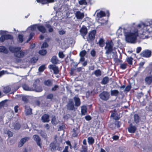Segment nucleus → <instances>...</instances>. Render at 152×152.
<instances>
[{
	"instance_id": "obj_47",
	"label": "nucleus",
	"mask_w": 152,
	"mask_h": 152,
	"mask_svg": "<svg viewBox=\"0 0 152 152\" xmlns=\"http://www.w3.org/2000/svg\"><path fill=\"white\" fill-rule=\"evenodd\" d=\"M22 100L25 104L27 103L28 102V99L27 98L26 96H23L22 97Z\"/></svg>"
},
{
	"instance_id": "obj_18",
	"label": "nucleus",
	"mask_w": 152,
	"mask_h": 152,
	"mask_svg": "<svg viewBox=\"0 0 152 152\" xmlns=\"http://www.w3.org/2000/svg\"><path fill=\"white\" fill-rule=\"evenodd\" d=\"M26 115H31L32 114V110L29 106L26 105L25 106Z\"/></svg>"
},
{
	"instance_id": "obj_40",
	"label": "nucleus",
	"mask_w": 152,
	"mask_h": 152,
	"mask_svg": "<svg viewBox=\"0 0 152 152\" xmlns=\"http://www.w3.org/2000/svg\"><path fill=\"white\" fill-rule=\"evenodd\" d=\"M45 65H42L40 66L38 69V70L40 72H43L45 69Z\"/></svg>"
},
{
	"instance_id": "obj_6",
	"label": "nucleus",
	"mask_w": 152,
	"mask_h": 152,
	"mask_svg": "<svg viewBox=\"0 0 152 152\" xmlns=\"http://www.w3.org/2000/svg\"><path fill=\"white\" fill-rule=\"evenodd\" d=\"M100 99L103 101H107L110 97V93L107 91H103L99 94Z\"/></svg>"
},
{
	"instance_id": "obj_43",
	"label": "nucleus",
	"mask_w": 152,
	"mask_h": 152,
	"mask_svg": "<svg viewBox=\"0 0 152 152\" xmlns=\"http://www.w3.org/2000/svg\"><path fill=\"white\" fill-rule=\"evenodd\" d=\"M51 122L54 125L57 124L55 116H54L52 117Z\"/></svg>"
},
{
	"instance_id": "obj_45",
	"label": "nucleus",
	"mask_w": 152,
	"mask_h": 152,
	"mask_svg": "<svg viewBox=\"0 0 152 152\" xmlns=\"http://www.w3.org/2000/svg\"><path fill=\"white\" fill-rule=\"evenodd\" d=\"M127 64L126 63L121 64H120V68L122 69H124L126 68Z\"/></svg>"
},
{
	"instance_id": "obj_32",
	"label": "nucleus",
	"mask_w": 152,
	"mask_h": 152,
	"mask_svg": "<svg viewBox=\"0 0 152 152\" xmlns=\"http://www.w3.org/2000/svg\"><path fill=\"white\" fill-rule=\"evenodd\" d=\"M119 94V91L117 90H111L110 95L111 96H117Z\"/></svg>"
},
{
	"instance_id": "obj_42",
	"label": "nucleus",
	"mask_w": 152,
	"mask_h": 152,
	"mask_svg": "<svg viewBox=\"0 0 152 152\" xmlns=\"http://www.w3.org/2000/svg\"><path fill=\"white\" fill-rule=\"evenodd\" d=\"M34 34L33 32H31L29 34V38L26 41V42H28L30 40H31L33 38L34 36Z\"/></svg>"
},
{
	"instance_id": "obj_31",
	"label": "nucleus",
	"mask_w": 152,
	"mask_h": 152,
	"mask_svg": "<svg viewBox=\"0 0 152 152\" xmlns=\"http://www.w3.org/2000/svg\"><path fill=\"white\" fill-rule=\"evenodd\" d=\"M11 90V88L9 86H5L3 88V92L5 94L9 93Z\"/></svg>"
},
{
	"instance_id": "obj_7",
	"label": "nucleus",
	"mask_w": 152,
	"mask_h": 152,
	"mask_svg": "<svg viewBox=\"0 0 152 152\" xmlns=\"http://www.w3.org/2000/svg\"><path fill=\"white\" fill-rule=\"evenodd\" d=\"M13 39V37L12 35L10 34L3 35L0 37V41L3 42L5 40L11 39Z\"/></svg>"
},
{
	"instance_id": "obj_21",
	"label": "nucleus",
	"mask_w": 152,
	"mask_h": 152,
	"mask_svg": "<svg viewBox=\"0 0 152 152\" xmlns=\"http://www.w3.org/2000/svg\"><path fill=\"white\" fill-rule=\"evenodd\" d=\"M38 30L42 33L44 34L46 32L45 27L43 25H38L37 26Z\"/></svg>"
},
{
	"instance_id": "obj_5",
	"label": "nucleus",
	"mask_w": 152,
	"mask_h": 152,
	"mask_svg": "<svg viewBox=\"0 0 152 152\" xmlns=\"http://www.w3.org/2000/svg\"><path fill=\"white\" fill-rule=\"evenodd\" d=\"M105 43L106 45L104 47L106 50L105 53L107 55L111 54L113 50L114 44L111 40H107Z\"/></svg>"
},
{
	"instance_id": "obj_64",
	"label": "nucleus",
	"mask_w": 152,
	"mask_h": 152,
	"mask_svg": "<svg viewBox=\"0 0 152 152\" xmlns=\"http://www.w3.org/2000/svg\"><path fill=\"white\" fill-rule=\"evenodd\" d=\"M95 66L94 65H92L89 66V69L90 70H93L94 69Z\"/></svg>"
},
{
	"instance_id": "obj_48",
	"label": "nucleus",
	"mask_w": 152,
	"mask_h": 152,
	"mask_svg": "<svg viewBox=\"0 0 152 152\" xmlns=\"http://www.w3.org/2000/svg\"><path fill=\"white\" fill-rule=\"evenodd\" d=\"M132 86L131 85H128L126 87L124 91L125 92H129L131 89Z\"/></svg>"
},
{
	"instance_id": "obj_17",
	"label": "nucleus",
	"mask_w": 152,
	"mask_h": 152,
	"mask_svg": "<svg viewBox=\"0 0 152 152\" xmlns=\"http://www.w3.org/2000/svg\"><path fill=\"white\" fill-rule=\"evenodd\" d=\"M75 15L76 17L78 19H82L84 17V13H81L80 11H76L75 13Z\"/></svg>"
},
{
	"instance_id": "obj_38",
	"label": "nucleus",
	"mask_w": 152,
	"mask_h": 152,
	"mask_svg": "<svg viewBox=\"0 0 152 152\" xmlns=\"http://www.w3.org/2000/svg\"><path fill=\"white\" fill-rule=\"evenodd\" d=\"M112 112V113L111 115V117H112L114 119L118 120L120 118L116 115V114L115 113L113 112Z\"/></svg>"
},
{
	"instance_id": "obj_26",
	"label": "nucleus",
	"mask_w": 152,
	"mask_h": 152,
	"mask_svg": "<svg viewBox=\"0 0 152 152\" xmlns=\"http://www.w3.org/2000/svg\"><path fill=\"white\" fill-rule=\"evenodd\" d=\"M106 15V14L105 12L101 10L99 12L97 13L96 16L98 18H99L105 16Z\"/></svg>"
},
{
	"instance_id": "obj_35",
	"label": "nucleus",
	"mask_w": 152,
	"mask_h": 152,
	"mask_svg": "<svg viewBox=\"0 0 152 152\" xmlns=\"http://www.w3.org/2000/svg\"><path fill=\"white\" fill-rule=\"evenodd\" d=\"M88 142L89 145H92L94 142V140L92 137H88Z\"/></svg>"
},
{
	"instance_id": "obj_9",
	"label": "nucleus",
	"mask_w": 152,
	"mask_h": 152,
	"mask_svg": "<svg viewBox=\"0 0 152 152\" xmlns=\"http://www.w3.org/2000/svg\"><path fill=\"white\" fill-rule=\"evenodd\" d=\"M140 55L142 57L148 58L151 56V52L149 50H146L142 51L140 54Z\"/></svg>"
},
{
	"instance_id": "obj_27",
	"label": "nucleus",
	"mask_w": 152,
	"mask_h": 152,
	"mask_svg": "<svg viewBox=\"0 0 152 152\" xmlns=\"http://www.w3.org/2000/svg\"><path fill=\"white\" fill-rule=\"evenodd\" d=\"M93 74H94L96 77H100L102 75V72L100 69H98L95 70L92 73V75Z\"/></svg>"
},
{
	"instance_id": "obj_24",
	"label": "nucleus",
	"mask_w": 152,
	"mask_h": 152,
	"mask_svg": "<svg viewBox=\"0 0 152 152\" xmlns=\"http://www.w3.org/2000/svg\"><path fill=\"white\" fill-rule=\"evenodd\" d=\"M109 80L108 77L105 76L103 78L101 82V83L103 85H106L109 82Z\"/></svg>"
},
{
	"instance_id": "obj_62",
	"label": "nucleus",
	"mask_w": 152,
	"mask_h": 152,
	"mask_svg": "<svg viewBox=\"0 0 152 152\" xmlns=\"http://www.w3.org/2000/svg\"><path fill=\"white\" fill-rule=\"evenodd\" d=\"M112 138L113 140H116L119 138V137L118 135H115L113 136Z\"/></svg>"
},
{
	"instance_id": "obj_33",
	"label": "nucleus",
	"mask_w": 152,
	"mask_h": 152,
	"mask_svg": "<svg viewBox=\"0 0 152 152\" xmlns=\"http://www.w3.org/2000/svg\"><path fill=\"white\" fill-rule=\"evenodd\" d=\"M77 128H76L75 129L74 128L73 129V130L72 132V137H77L78 136V133L77 130Z\"/></svg>"
},
{
	"instance_id": "obj_56",
	"label": "nucleus",
	"mask_w": 152,
	"mask_h": 152,
	"mask_svg": "<svg viewBox=\"0 0 152 152\" xmlns=\"http://www.w3.org/2000/svg\"><path fill=\"white\" fill-rule=\"evenodd\" d=\"M91 56L92 57H95L96 55V52L95 51L94 49L92 50L91 51Z\"/></svg>"
},
{
	"instance_id": "obj_19",
	"label": "nucleus",
	"mask_w": 152,
	"mask_h": 152,
	"mask_svg": "<svg viewBox=\"0 0 152 152\" xmlns=\"http://www.w3.org/2000/svg\"><path fill=\"white\" fill-rule=\"evenodd\" d=\"M50 62L53 64H56L60 63V61L58 59L57 57L56 56H52L50 60Z\"/></svg>"
},
{
	"instance_id": "obj_22",
	"label": "nucleus",
	"mask_w": 152,
	"mask_h": 152,
	"mask_svg": "<svg viewBox=\"0 0 152 152\" xmlns=\"http://www.w3.org/2000/svg\"><path fill=\"white\" fill-rule=\"evenodd\" d=\"M73 100L75 102V105L76 107L79 106L81 104L80 99L78 97L75 96L73 98Z\"/></svg>"
},
{
	"instance_id": "obj_59",
	"label": "nucleus",
	"mask_w": 152,
	"mask_h": 152,
	"mask_svg": "<svg viewBox=\"0 0 152 152\" xmlns=\"http://www.w3.org/2000/svg\"><path fill=\"white\" fill-rule=\"evenodd\" d=\"M86 120L89 121L91 119V117L90 115H87L85 117Z\"/></svg>"
},
{
	"instance_id": "obj_23",
	"label": "nucleus",
	"mask_w": 152,
	"mask_h": 152,
	"mask_svg": "<svg viewBox=\"0 0 152 152\" xmlns=\"http://www.w3.org/2000/svg\"><path fill=\"white\" fill-rule=\"evenodd\" d=\"M44 84L45 86L48 87H51L53 85V80L51 79L45 80L44 82Z\"/></svg>"
},
{
	"instance_id": "obj_16",
	"label": "nucleus",
	"mask_w": 152,
	"mask_h": 152,
	"mask_svg": "<svg viewBox=\"0 0 152 152\" xmlns=\"http://www.w3.org/2000/svg\"><path fill=\"white\" fill-rule=\"evenodd\" d=\"M48 67L50 69H52L53 70L54 74H57L58 73L59 71L58 66L50 64L49 66Z\"/></svg>"
},
{
	"instance_id": "obj_11",
	"label": "nucleus",
	"mask_w": 152,
	"mask_h": 152,
	"mask_svg": "<svg viewBox=\"0 0 152 152\" xmlns=\"http://www.w3.org/2000/svg\"><path fill=\"white\" fill-rule=\"evenodd\" d=\"M34 140L36 142L37 145L42 148V142L41 138L37 134H35L33 136Z\"/></svg>"
},
{
	"instance_id": "obj_34",
	"label": "nucleus",
	"mask_w": 152,
	"mask_h": 152,
	"mask_svg": "<svg viewBox=\"0 0 152 152\" xmlns=\"http://www.w3.org/2000/svg\"><path fill=\"white\" fill-rule=\"evenodd\" d=\"M99 45L101 47H103L104 45V41L103 38H100L98 41Z\"/></svg>"
},
{
	"instance_id": "obj_1",
	"label": "nucleus",
	"mask_w": 152,
	"mask_h": 152,
	"mask_svg": "<svg viewBox=\"0 0 152 152\" xmlns=\"http://www.w3.org/2000/svg\"><path fill=\"white\" fill-rule=\"evenodd\" d=\"M148 26V25L144 23H142L137 25V27L138 29L141 28L139 31L141 37L143 39L149 38L150 33L148 29H147Z\"/></svg>"
},
{
	"instance_id": "obj_15",
	"label": "nucleus",
	"mask_w": 152,
	"mask_h": 152,
	"mask_svg": "<svg viewBox=\"0 0 152 152\" xmlns=\"http://www.w3.org/2000/svg\"><path fill=\"white\" fill-rule=\"evenodd\" d=\"M50 116L47 114H43L41 117V120L43 123L48 122L50 121Z\"/></svg>"
},
{
	"instance_id": "obj_13",
	"label": "nucleus",
	"mask_w": 152,
	"mask_h": 152,
	"mask_svg": "<svg viewBox=\"0 0 152 152\" xmlns=\"http://www.w3.org/2000/svg\"><path fill=\"white\" fill-rule=\"evenodd\" d=\"M30 138L28 137H25L21 138L20 142H18V147H22L24 144Z\"/></svg>"
},
{
	"instance_id": "obj_53",
	"label": "nucleus",
	"mask_w": 152,
	"mask_h": 152,
	"mask_svg": "<svg viewBox=\"0 0 152 152\" xmlns=\"http://www.w3.org/2000/svg\"><path fill=\"white\" fill-rule=\"evenodd\" d=\"M88 148L87 146H84L82 147V149L80 152H87Z\"/></svg>"
},
{
	"instance_id": "obj_29",
	"label": "nucleus",
	"mask_w": 152,
	"mask_h": 152,
	"mask_svg": "<svg viewBox=\"0 0 152 152\" xmlns=\"http://www.w3.org/2000/svg\"><path fill=\"white\" fill-rule=\"evenodd\" d=\"M140 120V118L137 114H135L134 115V121L136 124H138Z\"/></svg>"
},
{
	"instance_id": "obj_54",
	"label": "nucleus",
	"mask_w": 152,
	"mask_h": 152,
	"mask_svg": "<svg viewBox=\"0 0 152 152\" xmlns=\"http://www.w3.org/2000/svg\"><path fill=\"white\" fill-rule=\"evenodd\" d=\"M59 88V86H58L57 85H55L53 87L51 88V90L52 91H55L57 89H58Z\"/></svg>"
},
{
	"instance_id": "obj_63",
	"label": "nucleus",
	"mask_w": 152,
	"mask_h": 152,
	"mask_svg": "<svg viewBox=\"0 0 152 152\" xmlns=\"http://www.w3.org/2000/svg\"><path fill=\"white\" fill-rule=\"evenodd\" d=\"M141 48L140 47H137L136 49V53H139L141 51Z\"/></svg>"
},
{
	"instance_id": "obj_46",
	"label": "nucleus",
	"mask_w": 152,
	"mask_h": 152,
	"mask_svg": "<svg viewBox=\"0 0 152 152\" xmlns=\"http://www.w3.org/2000/svg\"><path fill=\"white\" fill-rule=\"evenodd\" d=\"M86 53V52L85 50L81 51L80 53V57H84Z\"/></svg>"
},
{
	"instance_id": "obj_51",
	"label": "nucleus",
	"mask_w": 152,
	"mask_h": 152,
	"mask_svg": "<svg viewBox=\"0 0 152 152\" xmlns=\"http://www.w3.org/2000/svg\"><path fill=\"white\" fill-rule=\"evenodd\" d=\"M53 95L52 94H48L46 96L47 99H50L52 100L53 98Z\"/></svg>"
},
{
	"instance_id": "obj_37",
	"label": "nucleus",
	"mask_w": 152,
	"mask_h": 152,
	"mask_svg": "<svg viewBox=\"0 0 152 152\" xmlns=\"http://www.w3.org/2000/svg\"><path fill=\"white\" fill-rule=\"evenodd\" d=\"M81 113L82 115H85L86 113L87 112V108L86 106H84L81 107Z\"/></svg>"
},
{
	"instance_id": "obj_4",
	"label": "nucleus",
	"mask_w": 152,
	"mask_h": 152,
	"mask_svg": "<svg viewBox=\"0 0 152 152\" xmlns=\"http://www.w3.org/2000/svg\"><path fill=\"white\" fill-rule=\"evenodd\" d=\"M23 87L24 90L27 91H35L37 92H40L42 91V89L41 86H37L36 83H34L31 87L26 84H24L23 85Z\"/></svg>"
},
{
	"instance_id": "obj_30",
	"label": "nucleus",
	"mask_w": 152,
	"mask_h": 152,
	"mask_svg": "<svg viewBox=\"0 0 152 152\" xmlns=\"http://www.w3.org/2000/svg\"><path fill=\"white\" fill-rule=\"evenodd\" d=\"M45 26L47 28H48V31L49 32H52L53 31V29L49 23L46 22Z\"/></svg>"
},
{
	"instance_id": "obj_39",
	"label": "nucleus",
	"mask_w": 152,
	"mask_h": 152,
	"mask_svg": "<svg viewBox=\"0 0 152 152\" xmlns=\"http://www.w3.org/2000/svg\"><path fill=\"white\" fill-rule=\"evenodd\" d=\"M18 41L19 43H22L23 41V36L22 34H19L18 36Z\"/></svg>"
},
{
	"instance_id": "obj_57",
	"label": "nucleus",
	"mask_w": 152,
	"mask_h": 152,
	"mask_svg": "<svg viewBox=\"0 0 152 152\" xmlns=\"http://www.w3.org/2000/svg\"><path fill=\"white\" fill-rule=\"evenodd\" d=\"M7 134L9 137H12L13 135V133L10 131H8L7 132Z\"/></svg>"
},
{
	"instance_id": "obj_55",
	"label": "nucleus",
	"mask_w": 152,
	"mask_h": 152,
	"mask_svg": "<svg viewBox=\"0 0 152 152\" xmlns=\"http://www.w3.org/2000/svg\"><path fill=\"white\" fill-rule=\"evenodd\" d=\"M38 26L37 24H35L34 25H33L31 26V29L32 31H34L36 30V28H37V26Z\"/></svg>"
},
{
	"instance_id": "obj_14",
	"label": "nucleus",
	"mask_w": 152,
	"mask_h": 152,
	"mask_svg": "<svg viewBox=\"0 0 152 152\" xmlns=\"http://www.w3.org/2000/svg\"><path fill=\"white\" fill-rule=\"evenodd\" d=\"M80 31L81 35L84 37L87 34L88 30L86 27L85 26H83L82 28L80 29Z\"/></svg>"
},
{
	"instance_id": "obj_50",
	"label": "nucleus",
	"mask_w": 152,
	"mask_h": 152,
	"mask_svg": "<svg viewBox=\"0 0 152 152\" xmlns=\"http://www.w3.org/2000/svg\"><path fill=\"white\" fill-rule=\"evenodd\" d=\"M58 56L61 58H63L64 57L65 55L62 51H60L58 53Z\"/></svg>"
},
{
	"instance_id": "obj_8",
	"label": "nucleus",
	"mask_w": 152,
	"mask_h": 152,
	"mask_svg": "<svg viewBox=\"0 0 152 152\" xmlns=\"http://www.w3.org/2000/svg\"><path fill=\"white\" fill-rule=\"evenodd\" d=\"M72 99H70L66 105L67 109L69 110H75V107Z\"/></svg>"
},
{
	"instance_id": "obj_28",
	"label": "nucleus",
	"mask_w": 152,
	"mask_h": 152,
	"mask_svg": "<svg viewBox=\"0 0 152 152\" xmlns=\"http://www.w3.org/2000/svg\"><path fill=\"white\" fill-rule=\"evenodd\" d=\"M0 52L7 54L8 53L7 49L4 46H0Z\"/></svg>"
},
{
	"instance_id": "obj_12",
	"label": "nucleus",
	"mask_w": 152,
	"mask_h": 152,
	"mask_svg": "<svg viewBox=\"0 0 152 152\" xmlns=\"http://www.w3.org/2000/svg\"><path fill=\"white\" fill-rule=\"evenodd\" d=\"M137 129V127L135 126H133L132 124L131 123L128 128V131L130 133H134L135 132Z\"/></svg>"
},
{
	"instance_id": "obj_61",
	"label": "nucleus",
	"mask_w": 152,
	"mask_h": 152,
	"mask_svg": "<svg viewBox=\"0 0 152 152\" xmlns=\"http://www.w3.org/2000/svg\"><path fill=\"white\" fill-rule=\"evenodd\" d=\"M115 125L117 128H119L121 126L120 122L119 121H116L115 123Z\"/></svg>"
},
{
	"instance_id": "obj_41",
	"label": "nucleus",
	"mask_w": 152,
	"mask_h": 152,
	"mask_svg": "<svg viewBox=\"0 0 152 152\" xmlns=\"http://www.w3.org/2000/svg\"><path fill=\"white\" fill-rule=\"evenodd\" d=\"M47 53V51L46 50H42L39 51V54L42 56H45Z\"/></svg>"
},
{
	"instance_id": "obj_60",
	"label": "nucleus",
	"mask_w": 152,
	"mask_h": 152,
	"mask_svg": "<svg viewBox=\"0 0 152 152\" xmlns=\"http://www.w3.org/2000/svg\"><path fill=\"white\" fill-rule=\"evenodd\" d=\"M75 70V69H74L73 68H72L71 69L70 72V74L72 76L73 75L74 71Z\"/></svg>"
},
{
	"instance_id": "obj_3",
	"label": "nucleus",
	"mask_w": 152,
	"mask_h": 152,
	"mask_svg": "<svg viewBox=\"0 0 152 152\" xmlns=\"http://www.w3.org/2000/svg\"><path fill=\"white\" fill-rule=\"evenodd\" d=\"M138 36V34L137 32H128L126 35V40L128 42L134 43L136 42Z\"/></svg>"
},
{
	"instance_id": "obj_49",
	"label": "nucleus",
	"mask_w": 152,
	"mask_h": 152,
	"mask_svg": "<svg viewBox=\"0 0 152 152\" xmlns=\"http://www.w3.org/2000/svg\"><path fill=\"white\" fill-rule=\"evenodd\" d=\"M79 3L80 5H86L87 4L86 0H80L79 1Z\"/></svg>"
},
{
	"instance_id": "obj_52",
	"label": "nucleus",
	"mask_w": 152,
	"mask_h": 152,
	"mask_svg": "<svg viewBox=\"0 0 152 152\" xmlns=\"http://www.w3.org/2000/svg\"><path fill=\"white\" fill-rule=\"evenodd\" d=\"M48 43L46 42H43V43L42 44L41 47V48H46L48 47Z\"/></svg>"
},
{
	"instance_id": "obj_20",
	"label": "nucleus",
	"mask_w": 152,
	"mask_h": 152,
	"mask_svg": "<svg viewBox=\"0 0 152 152\" xmlns=\"http://www.w3.org/2000/svg\"><path fill=\"white\" fill-rule=\"evenodd\" d=\"M38 3H40L42 4H45L49 3H53L54 0H36Z\"/></svg>"
},
{
	"instance_id": "obj_2",
	"label": "nucleus",
	"mask_w": 152,
	"mask_h": 152,
	"mask_svg": "<svg viewBox=\"0 0 152 152\" xmlns=\"http://www.w3.org/2000/svg\"><path fill=\"white\" fill-rule=\"evenodd\" d=\"M9 48L10 51L14 53L15 57L18 58H21L23 57L25 53L21 50L20 47L10 46L9 47Z\"/></svg>"
},
{
	"instance_id": "obj_44",
	"label": "nucleus",
	"mask_w": 152,
	"mask_h": 152,
	"mask_svg": "<svg viewBox=\"0 0 152 152\" xmlns=\"http://www.w3.org/2000/svg\"><path fill=\"white\" fill-rule=\"evenodd\" d=\"M50 147L51 150H54L56 149V146L53 142H52L50 144Z\"/></svg>"
},
{
	"instance_id": "obj_25",
	"label": "nucleus",
	"mask_w": 152,
	"mask_h": 152,
	"mask_svg": "<svg viewBox=\"0 0 152 152\" xmlns=\"http://www.w3.org/2000/svg\"><path fill=\"white\" fill-rule=\"evenodd\" d=\"M145 81L148 84H151L152 83V76L146 77L145 78Z\"/></svg>"
},
{
	"instance_id": "obj_36",
	"label": "nucleus",
	"mask_w": 152,
	"mask_h": 152,
	"mask_svg": "<svg viewBox=\"0 0 152 152\" xmlns=\"http://www.w3.org/2000/svg\"><path fill=\"white\" fill-rule=\"evenodd\" d=\"M133 59V58L132 57H129L127 58L126 61L129 64L132 65V64Z\"/></svg>"
},
{
	"instance_id": "obj_58",
	"label": "nucleus",
	"mask_w": 152,
	"mask_h": 152,
	"mask_svg": "<svg viewBox=\"0 0 152 152\" xmlns=\"http://www.w3.org/2000/svg\"><path fill=\"white\" fill-rule=\"evenodd\" d=\"M20 128V124L18 123H16L15 126V128L17 130L19 129Z\"/></svg>"
},
{
	"instance_id": "obj_10",
	"label": "nucleus",
	"mask_w": 152,
	"mask_h": 152,
	"mask_svg": "<svg viewBox=\"0 0 152 152\" xmlns=\"http://www.w3.org/2000/svg\"><path fill=\"white\" fill-rule=\"evenodd\" d=\"M96 33V30H93L90 31L89 33L88 37L90 40L91 41H93L95 39Z\"/></svg>"
}]
</instances>
